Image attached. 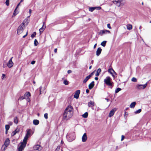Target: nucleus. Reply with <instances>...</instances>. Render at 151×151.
Segmentation results:
<instances>
[{
	"instance_id": "1",
	"label": "nucleus",
	"mask_w": 151,
	"mask_h": 151,
	"mask_svg": "<svg viewBox=\"0 0 151 151\" xmlns=\"http://www.w3.org/2000/svg\"><path fill=\"white\" fill-rule=\"evenodd\" d=\"M73 107L69 105L65 109L63 113V119L67 120L72 117L73 116Z\"/></svg>"
},
{
	"instance_id": "2",
	"label": "nucleus",
	"mask_w": 151,
	"mask_h": 151,
	"mask_svg": "<svg viewBox=\"0 0 151 151\" xmlns=\"http://www.w3.org/2000/svg\"><path fill=\"white\" fill-rule=\"evenodd\" d=\"M111 78L109 76H107L104 79V81L106 84L111 88L113 86L112 83L111 82Z\"/></svg>"
},
{
	"instance_id": "3",
	"label": "nucleus",
	"mask_w": 151,
	"mask_h": 151,
	"mask_svg": "<svg viewBox=\"0 0 151 151\" xmlns=\"http://www.w3.org/2000/svg\"><path fill=\"white\" fill-rule=\"evenodd\" d=\"M66 137L68 141L71 142L74 140L75 138V136L74 133H72L67 134L66 136Z\"/></svg>"
},
{
	"instance_id": "4",
	"label": "nucleus",
	"mask_w": 151,
	"mask_h": 151,
	"mask_svg": "<svg viewBox=\"0 0 151 151\" xmlns=\"http://www.w3.org/2000/svg\"><path fill=\"white\" fill-rule=\"evenodd\" d=\"M26 144L23 142H21L18 145V151H22L24 150V148L26 147Z\"/></svg>"
},
{
	"instance_id": "5",
	"label": "nucleus",
	"mask_w": 151,
	"mask_h": 151,
	"mask_svg": "<svg viewBox=\"0 0 151 151\" xmlns=\"http://www.w3.org/2000/svg\"><path fill=\"white\" fill-rule=\"evenodd\" d=\"M147 84V82L144 85L142 84H138L136 86V88L140 90V89H144L146 87Z\"/></svg>"
},
{
	"instance_id": "6",
	"label": "nucleus",
	"mask_w": 151,
	"mask_h": 151,
	"mask_svg": "<svg viewBox=\"0 0 151 151\" xmlns=\"http://www.w3.org/2000/svg\"><path fill=\"white\" fill-rule=\"evenodd\" d=\"M110 33V32L109 30L104 29L101 30L99 32V34L101 36H102L104 34L107 33Z\"/></svg>"
},
{
	"instance_id": "7",
	"label": "nucleus",
	"mask_w": 151,
	"mask_h": 151,
	"mask_svg": "<svg viewBox=\"0 0 151 151\" xmlns=\"http://www.w3.org/2000/svg\"><path fill=\"white\" fill-rule=\"evenodd\" d=\"M33 148L34 150H38L39 151H41L42 149V147L40 146V145H34Z\"/></svg>"
},
{
	"instance_id": "8",
	"label": "nucleus",
	"mask_w": 151,
	"mask_h": 151,
	"mask_svg": "<svg viewBox=\"0 0 151 151\" xmlns=\"http://www.w3.org/2000/svg\"><path fill=\"white\" fill-rule=\"evenodd\" d=\"M12 58L13 57L11 58L9 60L7 63V66L9 68H11L12 67L14 64V63L12 60Z\"/></svg>"
},
{
	"instance_id": "9",
	"label": "nucleus",
	"mask_w": 151,
	"mask_h": 151,
	"mask_svg": "<svg viewBox=\"0 0 151 151\" xmlns=\"http://www.w3.org/2000/svg\"><path fill=\"white\" fill-rule=\"evenodd\" d=\"M117 110V109L116 108H114L112 109L110 112L109 115V117H110L112 116L114 114L115 112Z\"/></svg>"
},
{
	"instance_id": "10",
	"label": "nucleus",
	"mask_w": 151,
	"mask_h": 151,
	"mask_svg": "<svg viewBox=\"0 0 151 151\" xmlns=\"http://www.w3.org/2000/svg\"><path fill=\"white\" fill-rule=\"evenodd\" d=\"M94 72H92L91 73L90 75H89L88 76H87L83 80V83H86L88 80L93 75V73Z\"/></svg>"
},
{
	"instance_id": "11",
	"label": "nucleus",
	"mask_w": 151,
	"mask_h": 151,
	"mask_svg": "<svg viewBox=\"0 0 151 151\" xmlns=\"http://www.w3.org/2000/svg\"><path fill=\"white\" fill-rule=\"evenodd\" d=\"M23 28L22 26H20L17 29V33L18 35H19L22 33L23 32Z\"/></svg>"
},
{
	"instance_id": "12",
	"label": "nucleus",
	"mask_w": 151,
	"mask_h": 151,
	"mask_svg": "<svg viewBox=\"0 0 151 151\" xmlns=\"http://www.w3.org/2000/svg\"><path fill=\"white\" fill-rule=\"evenodd\" d=\"M87 139V137L86 135V133H85L83 135L82 137V141L83 142L86 141Z\"/></svg>"
},
{
	"instance_id": "13",
	"label": "nucleus",
	"mask_w": 151,
	"mask_h": 151,
	"mask_svg": "<svg viewBox=\"0 0 151 151\" xmlns=\"http://www.w3.org/2000/svg\"><path fill=\"white\" fill-rule=\"evenodd\" d=\"M80 91L79 90L76 91L74 94V98L77 99H78L79 97V94L80 93Z\"/></svg>"
},
{
	"instance_id": "14",
	"label": "nucleus",
	"mask_w": 151,
	"mask_h": 151,
	"mask_svg": "<svg viewBox=\"0 0 151 151\" xmlns=\"http://www.w3.org/2000/svg\"><path fill=\"white\" fill-rule=\"evenodd\" d=\"M46 26H45V22H43L42 27L39 29V31L40 34H41L43 32Z\"/></svg>"
},
{
	"instance_id": "15",
	"label": "nucleus",
	"mask_w": 151,
	"mask_h": 151,
	"mask_svg": "<svg viewBox=\"0 0 151 151\" xmlns=\"http://www.w3.org/2000/svg\"><path fill=\"white\" fill-rule=\"evenodd\" d=\"M46 26H45V22H43L42 27L39 29V31L40 34H41L43 32Z\"/></svg>"
},
{
	"instance_id": "16",
	"label": "nucleus",
	"mask_w": 151,
	"mask_h": 151,
	"mask_svg": "<svg viewBox=\"0 0 151 151\" xmlns=\"http://www.w3.org/2000/svg\"><path fill=\"white\" fill-rule=\"evenodd\" d=\"M102 50V49L100 47H99L98 48L96 51V55L97 56H99V55L101 53Z\"/></svg>"
},
{
	"instance_id": "17",
	"label": "nucleus",
	"mask_w": 151,
	"mask_h": 151,
	"mask_svg": "<svg viewBox=\"0 0 151 151\" xmlns=\"http://www.w3.org/2000/svg\"><path fill=\"white\" fill-rule=\"evenodd\" d=\"M10 143V140L9 138H7L5 140L4 145L6 147H7L9 145Z\"/></svg>"
},
{
	"instance_id": "18",
	"label": "nucleus",
	"mask_w": 151,
	"mask_h": 151,
	"mask_svg": "<svg viewBox=\"0 0 151 151\" xmlns=\"http://www.w3.org/2000/svg\"><path fill=\"white\" fill-rule=\"evenodd\" d=\"M94 86V82L93 81L92 82L88 85L89 89H92Z\"/></svg>"
},
{
	"instance_id": "19",
	"label": "nucleus",
	"mask_w": 151,
	"mask_h": 151,
	"mask_svg": "<svg viewBox=\"0 0 151 151\" xmlns=\"http://www.w3.org/2000/svg\"><path fill=\"white\" fill-rule=\"evenodd\" d=\"M108 72L110 73L112 75V76L114 77V76L113 74V72H114V74H116V73L114 71V70L112 69H110L108 70Z\"/></svg>"
},
{
	"instance_id": "20",
	"label": "nucleus",
	"mask_w": 151,
	"mask_h": 151,
	"mask_svg": "<svg viewBox=\"0 0 151 151\" xmlns=\"http://www.w3.org/2000/svg\"><path fill=\"white\" fill-rule=\"evenodd\" d=\"M88 104L89 107L93 106H94V102L93 101H90Z\"/></svg>"
},
{
	"instance_id": "21",
	"label": "nucleus",
	"mask_w": 151,
	"mask_h": 151,
	"mask_svg": "<svg viewBox=\"0 0 151 151\" xmlns=\"http://www.w3.org/2000/svg\"><path fill=\"white\" fill-rule=\"evenodd\" d=\"M33 124L35 125H38L39 123V121L37 119H34L33 122Z\"/></svg>"
},
{
	"instance_id": "22",
	"label": "nucleus",
	"mask_w": 151,
	"mask_h": 151,
	"mask_svg": "<svg viewBox=\"0 0 151 151\" xmlns=\"http://www.w3.org/2000/svg\"><path fill=\"white\" fill-rule=\"evenodd\" d=\"M19 131V129L18 128H17L16 129L12 132V135L14 136L15 135L16 133H18Z\"/></svg>"
},
{
	"instance_id": "23",
	"label": "nucleus",
	"mask_w": 151,
	"mask_h": 151,
	"mask_svg": "<svg viewBox=\"0 0 151 151\" xmlns=\"http://www.w3.org/2000/svg\"><path fill=\"white\" fill-rule=\"evenodd\" d=\"M125 3V0H123V1L121 2L120 3H119V4L117 5L118 6H123L124 5Z\"/></svg>"
},
{
	"instance_id": "24",
	"label": "nucleus",
	"mask_w": 151,
	"mask_h": 151,
	"mask_svg": "<svg viewBox=\"0 0 151 151\" xmlns=\"http://www.w3.org/2000/svg\"><path fill=\"white\" fill-rule=\"evenodd\" d=\"M125 3V0H123V1L121 2L120 3H119V4L117 5L118 6H123L124 5Z\"/></svg>"
},
{
	"instance_id": "25",
	"label": "nucleus",
	"mask_w": 151,
	"mask_h": 151,
	"mask_svg": "<svg viewBox=\"0 0 151 151\" xmlns=\"http://www.w3.org/2000/svg\"><path fill=\"white\" fill-rule=\"evenodd\" d=\"M136 104V103L135 102H132L130 105L129 106L131 108H133L135 107Z\"/></svg>"
},
{
	"instance_id": "26",
	"label": "nucleus",
	"mask_w": 151,
	"mask_h": 151,
	"mask_svg": "<svg viewBox=\"0 0 151 151\" xmlns=\"http://www.w3.org/2000/svg\"><path fill=\"white\" fill-rule=\"evenodd\" d=\"M127 29L128 30H130L132 28V25L130 24H128L127 25Z\"/></svg>"
},
{
	"instance_id": "27",
	"label": "nucleus",
	"mask_w": 151,
	"mask_h": 151,
	"mask_svg": "<svg viewBox=\"0 0 151 151\" xmlns=\"http://www.w3.org/2000/svg\"><path fill=\"white\" fill-rule=\"evenodd\" d=\"M28 136H26L23 140V143H25L26 144H26H27V139L28 138Z\"/></svg>"
},
{
	"instance_id": "28",
	"label": "nucleus",
	"mask_w": 151,
	"mask_h": 151,
	"mask_svg": "<svg viewBox=\"0 0 151 151\" xmlns=\"http://www.w3.org/2000/svg\"><path fill=\"white\" fill-rule=\"evenodd\" d=\"M18 118L16 116L14 118V122L15 124H17L18 123Z\"/></svg>"
},
{
	"instance_id": "29",
	"label": "nucleus",
	"mask_w": 151,
	"mask_h": 151,
	"mask_svg": "<svg viewBox=\"0 0 151 151\" xmlns=\"http://www.w3.org/2000/svg\"><path fill=\"white\" fill-rule=\"evenodd\" d=\"M30 94L29 92H27L26 93L24 94V96L26 97H27V98H29L30 96Z\"/></svg>"
},
{
	"instance_id": "30",
	"label": "nucleus",
	"mask_w": 151,
	"mask_h": 151,
	"mask_svg": "<svg viewBox=\"0 0 151 151\" xmlns=\"http://www.w3.org/2000/svg\"><path fill=\"white\" fill-rule=\"evenodd\" d=\"M106 41H104L101 43V45L102 46L104 47L106 46Z\"/></svg>"
},
{
	"instance_id": "31",
	"label": "nucleus",
	"mask_w": 151,
	"mask_h": 151,
	"mask_svg": "<svg viewBox=\"0 0 151 151\" xmlns=\"http://www.w3.org/2000/svg\"><path fill=\"white\" fill-rule=\"evenodd\" d=\"M17 9L16 8L13 14V17L15 16L18 13V12L16 11Z\"/></svg>"
},
{
	"instance_id": "32",
	"label": "nucleus",
	"mask_w": 151,
	"mask_h": 151,
	"mask_svg": "<svg viewBox=\"0 0 151 151\" xmlns=\"http://www.w3.org/2000/svg\"><path fill=\"white\" fill-rule=\"evenodd\" d=\"M88 113L87 112H85L84 114H83L82 116L83 118H86L88 117Z\"/></svg>"
},
{
	"instance_id": "33",
	"label": "nucleus",
	"mask_w": 151,
	"mask_h": 151,
	"mask_svg": "<svg viewBox=\"0 0 151 151\" xmlns=\"http://www.w3.org/2000/svg\"><path fill=\"white\" fill-rule=\"evenodd\" d=\"M38 44V42L37 41V40L35 39L34 42V45L35 46H37Z\"/></svg>"
},
{
	"instance_id": "34",
	"label": "nucleus",
	"mask_w": 151,
	"mask_h": 151,
	"mask_svg": "<svg viewBox=\"0 0 151 151\" xmlns=\"http://www.w3.org/2000/svg\"><path fill=\"white\" fill-rule=\"evenodd\" d=\"M121 90H122V89L121 88H117L115 90V93H118L120 91H121Z\"/></svg>"
},
{
	"instance_id": "35",
	"label": "nucleus",
	"mask_w": 151,
	"mask_h": 151,
	"mask_svg": "<svg viewBox=\"0 0 151 151\" xmlns=\"http://www.w3.org/2000/svg\"><path fill=\"white\" fill-rule=\"evenodd\" d=\"M89 9L90 11L92 12L95 9V7H90Z\"/></svg>"
},
{
	"instance_id": "36",
	"label": "nucleus",
	"mask_w": 151,
	"mask_h": 151,
	"mask_svg": "<svg viewBox=\"0 0 151 151\" xmlns=\"http://www.w3.org/2000/svg\"><path fill=\"white\" fill-rule=\"evenodd\" d=\"M30 131L31 130L30 129L28 130L26 136H28V137L30 136Z\"/></svg>"
},
{
	"instance_id": "37",
	"label": "nucleus",
	"mask_w": 151,
	"mask_h": 151,
	"mask_svg": "<svg viewBox=\"0 0 151 151\" xmlns=\"http://www.w3.org/2000/svg\"><path fill=\"white\" fill-rule=\"evenodd\" d=\"M36 35V33L35 32H34L31 35V37L32 38H33L35 37Z\"/></svg>"
},
{
	"instance_id": "38",
	"label": "nucleus",
	"mask_w": 151,
	"mask_h": 151,
	"mask_svg": "<svg viewBox=\"0 0 151 151\" xmlns=\"http://www.w3.org/2000/svg\"><path fill=\"white\" fill-rule=\"evenodd\" d=\"M141 111V109H139L137 110L136 111H135L134 112V113L136 114H138V113H140Z\"/></svg>"
},
{
	"instance_id": "39",
	"label": "nucleus",
	"mask_w": 151,
	"mask_h": 151,
	"mask_svg": "<svg viewBox=\"0 0 151 151\" xmlns=\"http://www.w3.org/2000/svg\"><path fill=\"white\" fill-rule=\"evenodd\" d=\"M131 80L132 81V82H136L137 81V79L134 77L132 78V79Z\"/></svg>"
},
{
	"instance_id": "40",
	"label": "nucleus",
	"mask_w": 151,
	"mask_h": 151,
	"mask_svg": "<svg viewBox=\"0 0 151 151\" xmlns=\"http://www.w3.org/2000/svg\"><path fill=\"white\" fill-rule=\"evenodd\" d=\"M9 128V125H5V129L6 130H8Z\"/></svg>"
},
{
	"instance_id": "41",
	"label": "nucleus",
	"mask_w": 151,
	"mask_h": 151,
	"mask_svg": "<svg viewBox=\"0 0 151 151\" xmlns=\"http://www.w3.org/2000/svg\"><path fill=\"white\" fill-rule=\"evenodd\" d=\"M113 2L115 4H116V5L117 6L118 4H119V3L118 1H116V0H114L113 1Z\"/></svg>"
},
{
	"instance_id": "42",
	"label": "nucleus",
	"mask_w": 151,
	"mask_h": 151,
	"mask_svg": "<svg viewBox=\"0 0 151 151\" xmlns=\"http://www.w3.org/2000/svg\"><path fill=\"white\" fill-rule=\"evenodd\" d=\"M25 98V97L24 96H22L19 97V99L20 100H22Z\"/></svg>"
},
{
	"instance_id": "43",
	"label": "nucleus",
	"mask_w": 151,
	"mask_h": 151,
	"mask_svg": "<svg viewBox=\"0 0 151 151\" xmlns=\"http://www.w3.org/2000/svg\"><path fill=\"white\" fill-rule=\"evenodd\" d=\"M44 117L45 119H47L48 118V114L45 113L44 115Z\"/></svg>"
},
{
	"instance_id": "44",
	"label": "nucleus",
	"mask_w": 151,
	"mask_h": 151,
	"mask_svg": "<svg viewBox=\"0 0 151 151\" xmlns=\"http://www.w3.org/2000/svg\"><path fill=\"white\" fill-rule=\"evenodd\" d=\"M95 9L100 10L101 9V7L100 6H97L95 7Z\"/></svg>"
},
{
	"instance_id": "45",
	"label": "nucleus",
	"mask_w": 151,
	"mask_h": 151,
	"mask_svg": "<svg viewBox=\"0 0 151 151\" xmlns=\"http://www.w3.org/2000/svg\"><path fill=\"white\" fill-rule=\"evenodd\" d=\"M60 149V146H58L57 148L55 149V151H59Z\"/></svg>"
},
{
	"instance_id": "46",
	"label": "nucleus",
	"mask_w": 151,
	"mask_h": 151,
	"mask_svg": "<svg viewBox=\"0 0 151 151\" xmlns=\"http://www.w3.org/2000/svg\"><path fill=\"white\" fill-rule=\"evenodd\" d=\"M9 0H6V4L7 6L9 5Z\"/></svg>"
},
{
	"instance_id": "47",
	"label": "nucleus",
	"mask_w": 151,
	"mask_h": 151,
	"mask_svg": "<svg viewBox=\"0 0 151 151\" xmlns=\"http://www.w3.org/2000/svg\"><path fill=\"white\" fill-rule=\"evenodd\" d=\"M101 71V70L100 68H99L96 71V73H100Z\"/></svg>"
},
{
	"instance_id": "48",
	"label": "nucleus",
	"mask_w": 151,
	"mask_h": 151,
	"mask_svg": "<svg viewBox=\"0 0 151 151\" xmlns=\"http://www.w3.org/2000/svg\"><path fill=\"white\" fill-rule=\"evenodd\" d=\"M63 83L65 85H67L68 84V81H64L63 82Z\"/></svg>"
},
{
	"instance_id": "49",
	"label": "nucleus",
	"mask_w": 151,
	"mask_h": 151,
	"mask_svg": "<svg viewBox=\"0 0 151 151\" xmlns=\"http://www.w3.org/2000/svg\"><path fill=\"white\" fill-rule=\"evenodd\" d=\"M107 27L109 28V29H111V28L110 24H108L107 25Z\"/></svg>"
},
{
	"instance_id": "50",
	"label": "nucleus",
	"mask_w": 151,
	"mask_h": 151,
	"mask_svg": "<svg viewBox=\"0 0 151 151\" xmlns=\"http://www.w3.org/2000/svg\"><path fill=\"white\" fill-rule=\"evenodd\" d=\"M124 136L123 135H122V138H121V140L122 141H123L124 140Z\"/></svg>"
},
{
	"instance_id": "51",
	"label": "nucleus",
	"mask_w": 151,
	"mask_h": 151,
	"mask_svg": "<svg viewBox=\"0 0 151 151\" xmlns=\"http://www.w3.org/2000/svg\"><path fill=\"white\" fill-rule=\"evenodd\" d=\"M27 21V19H25L23 22V25H24L25 24V22Z\"/></svg>"
},
{
	"instance_id": "52",
	"label": "nucleus",
	"mask_w": 151,
	"mask_h": 151,
	"mask_svg": "<svg viewBox=\"0 0 151 151\" xmlns=\"http://www.w3.org/2000/svg\"><path fill=\"white\" fill-rule=\"evenodd\" d=\"M35 63V61H32L31 62V64L32 65L34 64Z\"/></svg>"
},
{
	"instance_id": "53",
	"label": "nucleus",
	"mask_w": 151,
	"mask_h": 151,
	"mask_svg": "<svg viewBox=\"0 0 151 151\" xmlns=\"http://www.w3.org/2000/svg\"><path fill=\"white\" fill-rule=\"evenodd\" d=\"M72 72V71L70 70H68V74H69V73H71Z\"/></svg>"
},
{
	"instance_id": "54",
	"label": "nucleus",
	"mask_w": 151,
	"mask_h": 151,
	"mask_svg": "<svg viewBox=\"0 0 151 151\" xmlns=\"http://www.w3.org/2000/svg\"><path fill=\"white\" fill-rule=\"evenodd\" d=\"M27 34H28V32H27L26 34L25 35L23 36V37L25 38L27 35Z\"/></svg>"
},
{
	"instance_id": "55",
	"label": "nucleus",
	"mask_w": 151,
	"mask_h": 151,
	"mask_svg": "<svg viewBox=\"0 0 151 151\" xmlns=\"http://www.w3.org/2000/svg\"><path fill=\"white\" fill-rule=\"evenodd\" d=\"M42 88V86H40V88H39V89H40V94H41V90Z\"/></svg>"
},
{
	"instance_id": "56",
	"label": "nucleus",
	"mask_w": 151,
	"mask_h": 151,
	"mask_svg": "<svg viewBox=\"0 0 151 151\" xmlns=\"http://www.w3.org/2000/svg\"><path fill=\"white\" fill-rule=\"evenodd\" d=\"M89 91L88 89H87L86 90V92L87 93H89Z\"/></svg>"
},
{
	"instance_id": "57",
	"label": "nucleus",
	"mask_w": 151,
	"mask_h": 151,
	"mask_svg": "<svg viewBox=\"0 0 151 151\" xmlns=\"http://www.w3.org/2000/svg\"><path fill=\"white\" fill-rule=\"evenodd\" d=\"M99 73L96 72V74H95V76H99Z\"/></svg>"
},
{
	"instance_id": "58",
	"label": "nucleus",
	"mask_w": 151,
	"mask_h": 151,
	"mask_svg": "<svg viewBox=\"0 0 151 151\" xmlns=\"http://www.w3.org/2000/svg\"><path fill=\"white\" fill-rule=\"evenodd\" d=\"M10 125H12V122H9L8 123Z\"/></svg>"
},
{
	"instance_id": "59",
	"label": "nucleus",
	"mask_w": 151,
	"mask_h": 151,
	"mask_svg": "<svg viewBox=\"0 0 151 151\" xmlns=\"http://www.w3.org/2000/svg\"><path fill=\"white\" fill-rule=\"evenodd\" d=\"M20 2L19 3V4H17V7H16V9H17V8H18V7L20 5Z\"/></svg>"
},
{
	"instance_id": "60",
	"label": "nucleus",
	"mask_w": 151,
	"mask_h": 151,
	"mask_svg": "<svg viewBox=\"0 0 151 151\" xmlns=\"http://www.w3.org/2000/svg\"><path fill=\"white\" fill-rule=\"evenodd\" d=\"M57 48H55L54 49V52L55 53H56L57 52Z\"/></svg>"
},
{
	"instance_id": "61",
	"label": "nucleus",
	"mask_w": 151,
	"mask_h": 151,
	"mask_svg": "<svg viewBox=\"0 0 151 151\" xmlns=\"http://www.w3.org/2000/svg\"><path fill=\"white\" fill-rule=\"evenodd\" d=\"M5 76V75L4 74H3L2 75V77H3L2 79L4 78Z\"/></svg>"
},
{
	"instance_id": "62",
	"label": "nucleus",
	"mask_w": 151,
	"mask_h": 151,
	"mask_svg": "<svg viewBox=\"0 0 151 151\" xmlns=\"http://www.w3.org/2000/svg\"><path fill=\"white\" fill-rule=\"evenodd\" d=\"M123 0H118V1L119 2V3H120L121 2H122V1H123Z\"/></svg>"
},
{
	"instance_id": "63",
	"label": "nucleus",
	"mask_w": 151,
	"mask_h": 151,
	"mask_svg": "<svg viewBox=\"0 0 151 151\" xmlns=\"http://www.w3.org/2000/svg\"><path fill=\"white\" fill-rule=\"evenodd\" d=\"M96 45H97V44H95V45H94V46H93V48L94 49L96 47Z\"/></svg>"
},
{
	"instance_id": "64",
	"label": "nucleus",
	"mask_w": 151,
	"mask_h": 151,
	"mask_svg": "<svg viewBox=\"0 0 151 151\" xmlns=\"http://www.w3.org/2000/svg\"><path fill=\"white\" fill-rule=\"evenodd\" d=\"M27 101L28 102L29 101H30V99L29 98H27Z\"/></svg>"
}]
</instances>
